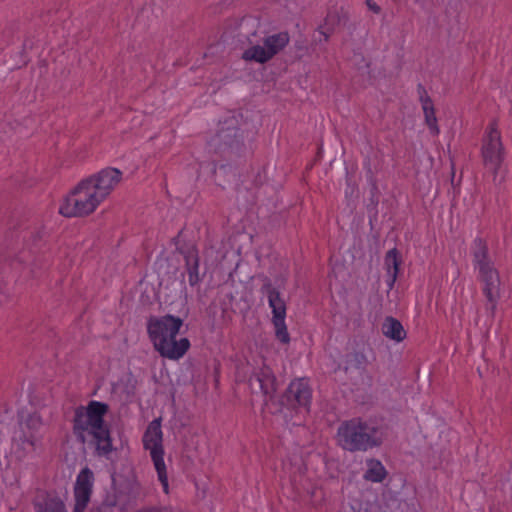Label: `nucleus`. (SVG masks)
Masks as SVG:
<instances>
[{"label":"nucleus","mask_w":512,"mask_h":512,"mask_svg":"<svg viewBox=\"0 0 512 512\" xmlns=\"http://www.w3.org/2000/svg\"><path fill=\"white\" fill-rule=\"evenodd\" d=\"M218 137L225 143V145L233 148L238 147L240 143V135L238 128H230L225 129L222 127L218 132Z\"/></svg>","instance_id":"aec40b11"},{"label":"nucleus","mask_w":512,"mask_h":512,"mask_svg":"<svg viewBox=\"0 0 512 512\" xmlns=\"http://www.w3.org/2000/svg\"><path fill=\"white\" fill-rule=\"evenodd\" d=\"M366 3H367L368 8L370 10H372L373 12H375V13H379L380 12V7L376 3H374L373 1L367 0Z\"/></svg>","instance_id":"5701e85b"},{"label":"nucleus","mask_w":512,"mask_h":512,"mask_svg":"<svg viewBox=\"0 0 512 512\" xmlns=\"http://www.w3.org/2000/svg\"><path fill=\"white\" fill-rule=\"evenodd\" d=\"M481 155L485 168L492 173L493 181L496 183L505 157L501 134L496 122H491L486 129L482 141Z\"/></svg>","instance_id":"0eeeda50"},{"label":"nucleus","mask_w":512,"mask_h":512,"mask_svg":"<svg viewBox=\"0 0 512 512\" xmlns=\"http://www.w3.org/2000/svg\"><path fill=\"white\" fill-rule=\"evenodd\" d=\"M19 433L14 437V445L23 450V454L35 450L37 443L42 438V420L38 413L30 414L20 422Z\"/></svg>","instance_id":"9d476101"},{"label":"nucleus","mask_w":512,"mask_h":512,"mask_svg":"<svg viewBox=\"0 0 512 512\" xmlns=\"http://www.w3.org/2000/svg\"><path fill=\"white\" fill-rule=\"evenodd\" d=\"M143 446L150 453L151 460L157 473L163 492L169 493V482L167 468L164 461L163 433L161 429V419H154L147 426L143 435Z\"/></svg>","instance_id":"423d86ee"},{"label":"nucleus","mask_w":512,"mask_h":512,"mask_svg":"<svg viewBox=\"0 0 512 512\" xmlns=\"http://www.w3.org/2000/svg\"><path fill=\"white\" fill-rule=\"evenodd\" d=\"M383 334L394 341L400 342L406 337V332L400 321L387 317L382 324Z\"/></svg>","instance_id":"f3484780"},{"label":"nucleus","mask_w":512,"mask_h":512,"mask_svg":"<svg viewBox=\"0 0 512 512\" xmlns=\"http://www.w3.org/2000/svg\"><path fill=\"white\" fill-rule=\"evenodd\" d=\"M290 37L287 32H279L264 38L263 45H253L247 48L242 58L245 61H254L264 64L271 60L276 54L282 51L289 43Z\"/></svg>","instance_id":"6e6552de"},{"label":"nucleus","mask_w":512,"mask_h":512,"mask_svg":"<svg viewBox=\"0 0 512 512\" xmlns=\"http://www.w3.org/2000/svg\"><path fill=\"white\" fill-rule=\"evenodd\" d=\"M420 101L425 116V122L430 130V133L432 135H438L439 127L437 124V118L435 116V110L433 107L432 100L426 93H424L423 95L420 96Z\"/></svg>","instance_id":"dca6fc26"},{"label":"nucleus","mask_w":512,"mask_h":512,"mask_svg":"<svg viewBox=\"0 0 512 512\" xmlns=\"http://www.w3.org/2000/svg\"><path fill=\"white\" fill-rule=\"evenodd\" d=\"M102 202L94 186L84 179L63 199L59 206V213L65 217L89 215Z\"/></svg>","instance_id":"39448f33"},{"label":"nucleus","mask_w":512,"mask_h":512,"mask_svg":"<svg viewBox=\"0 0 512 512\" xmlns=\"http://www.w3.org/2000/svg\"><path fill=\"white\" fill-rule=\"evenodd\" d=\"M311 396V388L308 380L305 378H299L291 381L286 392L288 400H294L299 407H303L306 410L309 409Z\"/></svg>","instance_id":"4468645a"},{"label":"nucleus","mask_w":512,"mask_h":512,"mask_svg":"<svg viewBox=\"0 0 512 512\" xmlns=\"http://www.w3.org/2000/svg\"><path fill=\"white\" fill-rule=\"evenodd\" d=\"M473 265L478 272L479 280L483 283V294L487 299V309L494 315L500 298V277L489 257L488 247L481 238L474 240Z\"/></svg>","instance_id":"20e7f679"},{"label":"nucleus","mask_w":512,"mask_h":512,"mask_svg":"<svg viewBox=\"0 0 512 512\" xmlns=\"http://www.w3.org/2000/svg\"><path fill=\"white\" fill-rule=\"evenodd\" d=\"M366 472L364 474V478L371 482H382L386 475L387 471L381 461L377 459H368L366 461Z\"/></svg>","instance_id":"a211bd4d"},{"label":"nucleus","mask_w":512,"mask_h":512,"mask_svg":"<svg viewBox=\"0 0 512 512\" xmlns=\"http://www.w3.org/2000/svg\"><path fill=\"white\" fill-rule=\"evenodd\" d=\"M186 269L188 273V281L191 286L196 285L199 280V258L197 251L191 250L185 256Z\"/></svg>","instance_id":"6ab92c4d"},{"label":"nucleus","mask_w":512,"mask_h":512,"mask_svg":"<svg viewBox=\"0 0 512 512\" xmlns=\"http://www.w3.org/2000/svg\"><path fill=\"white\" fill-rule=\"evenodd\" d=\"M34 506L36 512H67L62 499L52 493L38 495Z\"/></svg>","instance_id":"2eb2a0df"},{"label":"nucleus","mask_w":512,"mask_h":512,"mask_svg":"<svg viewBox=\"0 0 512 512\" xmlns=\"http://www.w3.org/2000/svg\"><path fill=\"white\" fill-rule=\"evenodd\" d=\"M250 386L253 390L258 387L264 396V403L268 405L269 401H273L276 392V378L270 367L264 365L258 372L250 378Z\"/></svg>","instance_id":"ddd939ff"},{"label":"nucleus","mask_w":512,"mask_h":512,"mask_svg":"<svg viewBox=\"0 0 512 512\" xmlns=\"http://www.w3.org/2000/svg\"><path fill=\"white\" fill-rule=\"evenodd\" d=\"M183 320L173 315L152 316L147 322V333L154 349L164 358L179 360L190 348L186 337L177 338Z\"/></svg>","instance_id":"f03ea898"},{"label":"nucleus","mask_w":512,"mask_h":512,"mask_svg":"<svg viewBox=\"0 0 512 512\" xmlns=\"http://www.w3.org/2000/svg\"><path fill=\"white\" fill-rule=\"evenodd\" d=\"M385 428L374 420L353 418L340 424L337 430L338 444L347 451H367L382 444Z\"/></svg>","instance_id":"7ed1b4c3"},{"label":"nucleus","mask_w":512,"mask_h":512,"mask_svg":"<svg viewBox=\"0 0 512 512\" xmlns=\"http://www.w3.org/2000/svg\"><path fill=\"white\" fill-rule=\"evenodd\" d=\"M108 411V404L91 400L86 406L77 407L73 418L76 438L84 444L90 437L101 457H107L113 450L110 428L104 419Z\"/></svg>","instance_id":"f257e3e1"},{"label":"nucleus","mask_w":512,"mask_h":512,"mask_svg":"<svg viewBox=\"0 0 512 512\" xmlns=\"http://www.w3.org/2000/svg\"><path fill=\"white\" fill-rule=\"evenodd\" d=\"M401 264V259L399 257V253L397 249L393 248L389 250L384 259V265L387 274H398L399 273V266Z\"/></svg>","instance_id":"412c9836"},{"label":"nucleus","mask_w":512,"mask_h":512,"mask_svg":"<svg viewBox=\"0 0 512 512\" xmlns=\"http://www.w3.org/2000/svg\"><path fill=\"white\" fill-rule=\"evenodd\" d=\"M93 485V472L88 467L81 469L74 486V512H85L92 495Z\"/></svg>","instance_id":"9b49d317"},{"label":"nucleus","mask_w":512,"mask_h":512,"mask_svg":"<svg viewBox=\"0 0 512 512\" xmlns=\"http://www.w3.org/2000/svg\"><path fill=\"white\" fill-rule=\"evenodd\" d=\"M263 293L267 295L268 305L272 311V324L276 339L282 344H289L290 335L286 325V303L280 296L277 288L270 283L263 286Z\"/></svg>","instance_id":"1a4fd4ad"},{"label":"nucleus","mask_w":512,"mask_h":512,"mask_svg":"<svg viewBox=\"0 0 512 512\" xmlns=\"http://www.w3.org/2000/svg\"><path fill=\"white\" fill-rule=\"evenodd\" d=\"M397 277H398V274H387V279H386V283H387V286L388 288L391 290L393 289L394 285H395V282L397 280Z\"/></svg>","instance_id":"4be33fe9"},{"label":"nucleus","mask_w":512,"mask_h":512,"mask_svg":"<svg viewBox=\"0 0 512 512\" xmlns=\"http://www.w3.org/2000/svg\"><path fill=\"white\" fill-rule=\"evenodd\" d=\"M104 201L122 179V172L116 168H105L86 178Z\"/></svg>","instance_id":"f8f14e48"}]
</instances>
